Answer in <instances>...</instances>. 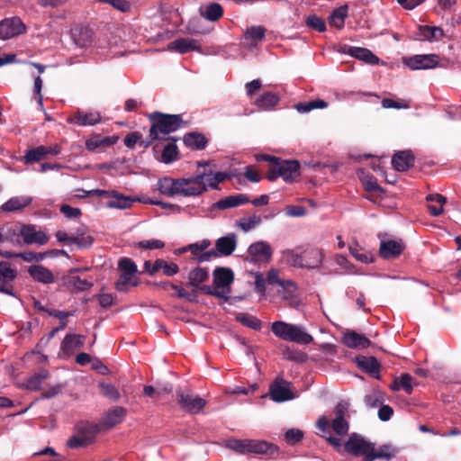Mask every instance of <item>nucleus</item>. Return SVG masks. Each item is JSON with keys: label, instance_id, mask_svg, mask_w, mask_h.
I'll use <instances>...</instances> for the list:
<instances>
[{"label": "nucleus", "instance_id": "nucleus-1", "mask_svg": "<svg viewBox=\"0 0 461 461\" xmlns=\"http://www.w3.org/2000/svg\"><path fill=\"white\" fill-rule=\"evenodd\" d=\"M256 159L268 163L266 168V177L270 182L282 177L284 181L292 183L301 175V166L298 160L283 159L267 154H258L256 156Z\"/></svg>", "mask_w": 461, "mask_h": 461}, {"label": "nucleus", "instance_id": "nucleus-2", "mask_svg": "<svg viewBox=\"0 0 461 461\" xmlns=\"http://www.w3.org/2000/svg\"><path fill=\"white\" fill-rule=\"evenodd\" d=\"M149 119L151 122L149 138L152 140L176 141V139L166 136L180 129L184 123L181 114H167L160 112L150 113Z\"/></svg>", "mask_w": 461, "mask_h": 461}, {"label": "nucleus", "instance_id": "nucleus-3", "mask_svg": "<svg viewBox=\"0 0 461 461\" xmlns=\"http://www.w3.org/2000/svg\"><path fill=\"white\" fill-rule=\"evenodd\" d=\"M230 178L226 172H203L194 176L187 178L191 196H199L205 193L208 188L218 189L220 183Z\"/></svg>", "mask_w": 461, "mask_h": 461}, {"label": "nucleus", "instance_id": "nucleus-4", "mask_svg": "<svg viewBox=\"0 0 461 461\" xmlns=\"http://www.w3.org/2000/svg\"><path fill=\"white\" fill-rule=\"evenodd\" d=\"M271 330L276 337L286 341L307 345L313 340L312 336L307 333L303 327L283 321L273 322Z\"/></svg>", "mask_w": 461, "mask_h": 461}, {"label": "nucleus", "instance_id": "nucleus-5", "mask_svg": "<svg viewBox=\"0 0 461 461\" xmlns=\"http://www.w3.org/2000/svg\"><path fill=\"white\" fill-rule=\"evenodd\" d=\"M226 446L240 454H268L273 456L277 453V447L265 440L255 439H230Z\"/></svg>", "mask_w": 461, "mask_h": 461}, {"label": "nucleus", "instance_id": "nucleus-6", "mask_svg": "<svg viewBox=\"0 0 461 461\" xmlns=\"http://www.w3.org/2000/svg\"><path fill=\"white\" fill-rule=\"evenodd\" d=\"M209 279V271L205 267H196L189 272L188 275V282H186V286H191L193 290L190 293H195L198 296V293H203L207 295L215 296L218 298H222L225 301H228L229 297L223 294L222 292L218 290H213L210 285H203Z\"/></svg>", "mask_w": 461, "mask_h": 461}, {"label": "nucleus", "instance_id": "nucleus-7", "mask_svg": "<svg viewBox=\"0 0 461 461\" xmlns=\"http://www.w3.org/2000/svg\"><path fill=\"white\" fill-rule=\"evenodd\" d=\"M75 429L76 434L67 442V446L70 448H77L92 444L100 430L98 424L84 420L77 422Z\"/></svg>", "mask_w": 461, "mask_h": 461}, {"label": "nucleus", "instance_id": "nucleus-8", "mask_svg": "<svg viewBox=\"0 0 461 461\" xmlns=\"http://www.w3.org/2000/svg\"><path fill=\"white\" fill-rule=\"evenodd\" d=\"M157 188L161 194L167 197L182 195L185 197L191 196L187 178H172L165 176L160 178L157 183Z\"/></svg>", "mask_w": 461, "mask_h": 461}, {"label": "nucleus", "instance_id": "nucleus-9", "mask_svg": "<svg viewBox=\"0 0 461 461\" xmlns=\"http://www.w3.org/2000/svg\"><path fill=\"white\" fill-rule=\"evenodd\" d=\"M273 257V249L267 241L259 240L249 245L244 261L251 264L267 265Z\"/></svg>", "mask_w": 461, "mask_h": 461}, {"label": "nucleus", "instance_id": "nucleus-10", "mask_svg": "<svg viewBox=\"0 0 461 461\" xmlns=\"http://www.w3.org/2000/svg\"><path fill=\"white\" fill-rule=\"evenodd\" d=\"M344 449L355 456H362L361 461H370L368 458L374 449V443L366 440L362 436L352 433L344 444Z\"/></svg>", "mask_w": 461, "mask_h": 461}, {"label": "nucleus", "instance_id": "nucleus-11", "mask_svg": "<svg viewBox=\"0 0 461 461\" xmlns=\"http://www.w3.org/2000/svg\"><path fill=\"white\" fill-rule=\"evenodd\" d=\"M177 403L181 409L192 414L199 413L206 405V401L198 395H194L182 389L176 391Z\"/></svg>", "mask_w": 461, "mask_h": 461}, {"label": "nucleus", "instance_id": "nucleus-12", "mask_svg": "<svg viewBox=\"0 0 461 461\" xmlns=\"http://www.w3.org/2000/svg\"><path fill=\"white\" fill-rule=\"evenodd\" d=\"M14 235L22 237L23 243L26 245L38 244L40 246L45 245L49 241V237L45 232L37 230L36 226L32 224H24L19 230V232L13 230Z\"/></svg>", "mask_w": 461, "mask_h": 461}, {"label": "nucleus", "instance_id": "nucleus-13", "mask_svg": "<svg viewBox=\"0 0 461 461\" xmlns=\"http://www.w3.org/2000/svg\"><path fill=\"white\" fill-rule=\"evenodd\" d=\"M61 148L59 145L44 146L41 145L36 148L28 149L23 156L25 164H32L48 158L50 155L56 156L60 153Z\"/></svg>", "mask_w": 461, "mask_h": 461}, {"label": "nucleus", "instance_id": "nucleus-14", "mask_svg": "<svg viewBox=\"0 0 461 461\" xmlns=\"http://www.w3.org/2000/svg\"><path fill=\"white\" fill-rule=\"evenodd\" d=\"M17 277V271L11 267V264L7 261H0V286L3 294L16 297L14 291L13 282Z\"/></svg>", "mask_w": 461, "mask_h": 461}, {"label": "nucleus", "instance_id": "nucleus-15", "mask_svg": "<svg viewBox=\"0 0 461 461\" xmlns=\"http://www.w3.org/2000/svg\"><path fill=\"white\" fill-rule=\"evenodd\" d=\"M25 25L20 18H6L0 22V40H8L25 32Z\"/></svg>", "mask_w": 461, "mask_h": 461}, {"label": "nucleus", "instance_id": "nucleus-16", "mask_svg": "<svg viewBox=\"0 0 461 461\" xmlns=\"http://www.w3.org/2000/svg\"><path fill=\"white\" fill-rule=\"evenodd\" d=\"M438 61L436 54L415 55L403 59V63L411 70L433 68L438 66Z\"/></svg>", "mask_w": 461, "mask_h": 461}, {"label": "nucleus", "instance_id": "nucleus-17", "mask_svg": "<svg viewBox=\"0 0 461 461\" xmlns=\"http://www.w3.org/2000/svg\"><path fill=\"white\" fill-rule=\"evenodd\" d=\"M74 43L80 48H86L94 42L95 32L91 27L77 24L70 30Z\"/></svg>", "mask_w": 461, "mask_h": 461}, {"label": "nucleus", "instance_id": "nucleus-18", "mask_svg": "<svg viewBox=\"0 0 461 461\" xmlns=\"http://www.w3.org/2000/svg\"><path fill=\"white\" fill-rule=\"evenodd\" d=\"M233 281L234 273L229 267H218L212 271L213 290L220 291V289H222L221 292L224 294V290L227 289V293H229Z\"/></svg>", "mask_w": 461, "mask_h": 461}, {"label": "nucleus", "instance_id": "nucleus-19", "mask_svg": "<svg viewBox=\"0 0 461 461\" xmlns=\"http://www.w3.org/2000/svg\"><path fill=\"white\" fill-rule=\"evenodd\" d=\"M250 202L249 197L244 194H237L226 196L224 198L220 199L216 203L211 205L210 211L213 212L215 210L224 211L230 208H235Z\"/></svg>", "mask_w": 461, "mask_h": 461}, {"label": "nucleus", "instance_id": "nucleus-20", "mask_svg": "<svg viewBox=\"0 0 461 461\" xmlns=\"http://www.w3.org/2000/svg\"><path fill=\"white\" fill-rule=\"evenodd\" d=\"M405 249L402 240H382L379 247V254L384 259H394L398 258Z\"/></svg>", "mask_w": 461, "mask_h": 461}, {"label": "nucleus", "instance_id": "nucleus-21", "mask_svg": "<svg viewBox=\"0 0 461 461\" xmlns=\"http://www.w3.org/2000/svg\"><path fill=\"white\" fill-rule=\"evenodd\" d=\"M127 411L124 407L115 406L110 409L100 420V425L105 429H109L122 422Z\"/></svg>", "mask_w": 461, "mask_h": 461}, {"label": "nucleus", "instance_id": "nucleus-22", "mask_svg": "<svg viewBox=\"0 0 461 461\" xmlns=\"http://www.w3.org/2000/svg\"><path fill=\"white\" fill-rule=\"evenodd\" d=\"M167 50L185 54L193 50H200V42L192 38H179L167 44Z\"/></svg>", "mask_w": 461, "mask_h": 461}, {"label": "nucleus", "instance_id": "nucleus-23", "mask_svg": "<svg viewBox=\"0 0 461 461\" xmlns=\"http://www.w3.org/2000/svg\"><path fill=\"white\" fill-rule=\"evenodd\" d=\"M86 342V336L69 333L63 339L60 349L66 356H71L77 349L81 348Z\"/></svg>", "mask_w": 461, "mask_h": 461}, {"label": "nucleus", "instance_id": "nucleus-24", "mask_svg": "<svg viewBox=\"0 0 461 461\" xmlns=\"http://www.w3.org/2000/svg\"><path fill=\"white\" fill-rule=\"evenodd\" d=\"M342 343L349 348H366L371 345L368 338L354 330H347L343 334Z\"/></svg>", "mask_w": 461, "mask_h": 461}, {"label": "nucleus", "instance_id": "nucleus-25", "mask_svg": "<svg viewBox=\"0 0 461 461\" xmlns=\"http://www.w3.org/2000/svg\"><path fill=\"white\" fill-rule=\"evenodd\" d=\"M68 122L79 126H92L101 122V115L98 112L85 113L78 110L68 119Z\"/></svg>", "mask_w": 461, "mask_h": 461}, {"label": "nucleus", "instance_id": "nucleus-26", "mask_svg": "<svg viewBox=\"0 0 461 461\" xmlns=\"http://www.w3.org/2000/svg\"><path fill=\"white\" fill-rule=\"evenodd\" d=\"M414 160V155L411 150H402L393 156L392 165L396 171L403 172L413 167Z\"/></svg>", "mask_w": 461, "mask_h": 461}, {"label": "nucleus", "instance_id": "nucleus-27", "mask_svg": "<svg viewBox=\"0 0 461 461\" xmlns=\"http://www.w3.org/2000/svg\"><path fill=\"white\" fill-rule=\"evenodd\" d=\"M119 140V136L102 137L99 134H93L86 140V148L89 151H95L99 149H104L114 145Z\"/></svg>", "mask_w": 461, "mask_h": 461}, {"label": "nucleus", "instance_id": "nucleus-28", "mask_svg": "<svg viewBox=\"0 0 461 461\" xmlns=\"http://www.w3.org/2000/svg\"><path fill=\"white\" fill-rule=\"evenodd\" d=\"M237 247V237L235 233H230L216 240L215 248L220 256L229 257Z\"/></svg>", "mask_w": 461, "mask_h": 461}, {"label": "nucleus", "instance_id": "nucleus-29", "mask_svg": "<svg viewBox=\"0 0 461 461\" xmlns=\"http://www.w3.org/2000/svg\"><path fill=\"white\" fill-rule=\"evenodd\" d=\"M28 273L36 282L42 283L44 285H50L55 282L53 273L41 265H32L28 268Z\"/></svg>", "mask_w": 461, "mask_h": 461}, {"label": "nucleus", "instance_id": "nucleus-30", "mask_svg": "<svg viewBox=\"0 0 461 461\" xmlns=\"http://www.w3.org/2000/svg\"><path fill=\"white\" fill-rule=\"evenodd\" d=\"M323 252L317 248H308L303 251V267L307 268H317L321 267L323 260Z\"/></svg>", "mask_w": 461, "mask_h": 461}, {"label": "nucleus", "instance_id": "nucleus-31", "mask_svg": "<svg viewBox=\"0 0 461 461\" xmlns=\"http://www.w3.org/2000/svg\"><path fill=\"white\" fill-rule=\"evenodd\" d=\"M271 399L276 402L289 401L294 398L291 389L276 381L269 389Z\"/></svg>", "mask_w": 461, "mask_h": 461}, {"label": "nucleus", "instance_id": "nucleus-32", "mask_svg": "<svg viewBox=\"0 0 461 461\" xmlns=\"http://www.w3.org/2000/svg\"><path fill=\"white\" fill-rule=\"evenodd\" d=\"M397 453L398 449L391 444H384L376 448L375 444L374 443V449L372 454L368 456V459L370 461H374L375 459L390 461L396 456Z\"/></svg>", "mask_w": 461, "mask_h": 461}, {"label": "nucleus", "instance_id": "nucleus-33", "mask_svg": "<svg viewBox=\"0 0 461 461\" xmlns=\"http://www.w3.org/2000/svg\"><path fill=\"white\" fill-rule=\"evenodd\" d=\"M444 36V32L440 27L420 25L418 27L417 39L420 41H438Z\"/></svg>", "mask_w": 461, "mask_h": 461}, {"label": "nucleus", "instance_id": "nucleus-34", "mask_svg": "<svg viewBox=\"0 0 461 461\" xmlns=\"http://www.w3.org/2000/svg\"><path fill=\"white\" fill-rule=\"evenodd\" d=\"M155 285L162 288L163 290H168L169 288H171L176 292V296L178 298H183L190 303L197 302V295L195 293H189L188 291L184 289L182 285H175L170 281H162L158 284H155Z\"/></svg>", "mask_w": 461, "mask_h": 461}, {"label": "nucleus", "instance_id": "nucleus-35", "mask_svg": "<svg viewBox=\"0 0 461 461\" xmlns=\"http://www.w3.org/2000/svg\"><path fill=\"white\" fill-rule=\"evenodd\" d=\"M348 5H341L334 9L328 17V23L331 27L339 30L344 28L345 20L348 17Z\"/></svg>", "mask_w": 461, "mask_h": 461}, {"label": "nucleus", "instance_id": "nucleus-36", "mask_svg": "<svg viewBox=\"0 0 461 461\" xmlns=\"http://www.w3.org/2000/svg\"><path fill=\"white\" fill-rule=\"evenodd\" d=\"M32 198L30 196H14L10 198L5 203L2 204L1 209L4 212H16L22 211L26 206L31 204Z\"/></svg>", "mask_w": 461, "mask_h": 461}, {"label": "nucleus", "instance_id": "nucleus-37", "mask_svg": "<svg viewBox=\"0 0 461 461\" xmlns=\"http://www.w3.org/2000/svg\"><path fill=\"white\" fill-rule=\"evenodd\" d=\"M348 53L359 60H363L370 65H376L379 62L376 57L370 50L361 47H349Z\"/></svg>", "mask_w": 461, "mask_h": 461}, {"label": "nucleus", "instance_id": "nucleus-38", "mask_svg": "<svg viewBox=\"0 0 461 461\" xmlns=\"http://www.w3.org/2000/svg\"><path fill=\"white\" fill-rule=\"evenodd\" d=\"M357 366L365 372L378 377L380 372V363L375 357H357Z\"/></svg>", "mask_w": 461, "mask_h": 461}, {"label": "nucleus", "instance_id": "nucleus-39", "mask_svg": "<svg viewBox=\"0 0 461 461\" xmlns=\"http://www.w3.org/2000/svg\"><path fill=\"white\" fill-rule=\"evenodd\" d=\"M184 143L194 149L203 150L206 148L208 140L199 132H189L184 136Z\"/></svg>", "mask_w": 461, "mask_h": 461}, {"label": "nucleus", "instance_id": "nucleus-40", "mask_svg": "<svg viewBox=\"0 0 461 461\" xmlns=\"http://www.w3.org/2000/svg\"><path fill=\"white\" fill-rule=\"evenodd\" d=\"M199 12L202 17L208 21H218L223 15V8L216 2H212L205 7L201 6Z\"/></svg>", "mask_w": 461, "mask_h": 461}, {"label": "nucleus", "instance_id": "nucleus-41", "mask_svg": "<svg viewBox=\"0 0 461 461\" xmlns=\"http://www.w3.org/2000/svg\"><path fill=\"white\" fill-rule=\"evenodd\" d=\"M279 96L272 92H265L255 101V105L262 110H270L279 103Z\"/></svg>", "mask_w": 461, "mask_h": 461}, {"label": "nucleus", "instance_id": "nucleus-42", "mask_svg": "<svg viewBox=\"0 0 461 461\" xmlns=\"http://www.w3.org/2000/svg\"><path fill=\"white\" fill-rule=\"evenodd\" d=\"M266 28L263 26H251L246 29L244 38L250 41L251 46H256L258 42L264 40L266 36Z\"/></svg>", "mask_w": 461, "mask_h": 461}, {"label": "nucleus", "instance_id": "nucleus-43", "mask_svg": "<svg viewBox=\"0 0 461 461\" xmlns=\"http://www.w3.org/2000/svg\"><path fill=\"white\" fill-rule=\"evenodd\" d=\"M110 197H112L113 200L109 202L108 205L110 207L119 209L130 208L132 205V203L136 201L135 199H132L130 196H124L122 194H120L116 191H111Z\"/></svg>", "mask_w": 461, "mask_h": 461}, {"label": "nucleus", "instance_id": "nucleus-44", "mask_svg": "<svg viewBox=\"0 0 461 461\" xmlns=\"http://www.w3.org/2000/svg\"><path fill=\"white\" fill-rule=\"evenodd\" d=\"M236 321L240 324L255 330H259L262 327V322L259 319L248 313H238L236 315Z\"/></svg>", "mask_w": 461, "mask_h": 461}, {"label": "nucleus", "instance_id": "nucleus-45", "mask_svg": "<svg viewBox=\"0 0 461 461\" xmlns=\"http://www.w3.org/2000/svg\"><path fill=\"white\" fill-rule=\"evenodd\" d=\"M261 216L254 214L249 217L240 218L237 221V226L247 232L261 223Z\"/></svg>", "mask_w": 461, "mask_h": 461}, {"label": "nucleus", "instance_id": "nucleus-46", "mask_svg": "<svg viewBox=\"0 0 461 461\" xmlns=\"http://www.w3.org/2000/svg\"><path fill=\"white\" fill-rule=\"evenodd\" d=\"M304 23L307 27L319 32H324L327 30L325 20L316 14L307 16Z\"/></svg>", "mask_w": 461, "mask_h": 461}, {"label": "nucleus", "instance_id": "nucleus-47", "mask_svg": "<svg viewBox=\"0 0 461 461\" xmlns=\"http://www.w3.org/2000/svg\"><path fill=\"white\" fill-rule=\"evenodd\" d=\"M68 284L78 292L89 290L93 286V282L87 279H82L77 276H70L68 277Z\"/></svg>", "mask_w": 461, "mask_h": 461}, {"label": "nucleus", "instance_id": "nucleus-48", "mask_svg": "<svg viewBox=\"0 0 461 461\" xmlns=\"http://www.w3.org/2000/svg\"><path fill=\"white\" fill-rule=\"evenodd\" d=\"M178 149L175 143H167L162 151L160 161L169 164L177 159Z\"/></svg>", "mask_w": 461, "mask_h": 461}, {"label": "nucleus", "instance_id": "nucleus-49", "mask_svg": "<svg viewBox=\"0 0 461 461\" xmlns=\"http://www.w3.org/2000/svg\"><path fill=\"white\" fill-rule=\"evenodd\" d=\"M118 268L121 274L134 276L137 273V265L129 258H122L118 261Z\"/></svg>", "mask_w": 461, "mask_h": 461}, {"label": "nucleus", "instance_id": "nucleus-50", "mask_svg": "<svg viewBox=\"0 0 461 461\" xmlns=\"http://www.w3.org/2000/svg\"><path fill=\"white\" fill-rule=\"evenodd\" d=\"M99 387L101 389V393L109 400L116 402L121 398V394L114 385L106 383H100Z\"/></svg>", "mask_w": 461, "mask_h": 461}, {"label": "nucleus", "instance_id": "nucleus-51", "mask_svg": "<svg viewBox=\"0 0 461 461\" xmlns=\"http://www.w3.org/2000/svg\"><path fill=\"white\" fill-rule=\"evenodd\" d=\"M330 426L333 431L339 436L347 435L349 430V423L347 419L334 418Z\"/></svg>", "mask_w": 461, "mask_h": 461}, {"label": "nucleus", "instance_id": "nucleus-52", "mask_svg": "<svg viewBox=\"0 0 461 461\" xmlns=\"http://www.w3.org/2000/svg\"><path fill=\"white\" fill-rule=\"evenodd\" d=\"M283 354L285 359L294 361L296 363H303L307 359V355L305 353L290 348H286Z\"/></svg>", "mask_w": 461, "mask_h": 461}, {"label": "nucleus", "instance_id": "nucleus-53", "mask_svg": "<svg viewBox=\"0 0 461 461\" xmlns=\"http://www.w3.org/2000/svg\"><path fill=\"white\" fill-rule=\"evenodd\" d=\"M280 289L277 291V294L284 299L289 300L292 298L293 294L296 290V285L294 282L290 280H285L283 285H279Z\"/></svg>", "mask_w": 461, "mask_h": 461}, {"label": "nucleus", "instance_id": "nucleus-54", "mask_svg": "<svg viewBox=\"0 0 461 461\" xmlns=\"http://www.w3.org/2000/svg\"><path fill=\"white\" fill-rule=\"evenodd\" d=\"M210 245L211 241L209 240H203L200 243L188 245L187 249H185L184 251L189 250L198 259L199 255L204 252Z\"/></svg>", "mask_w": 461, "mask_h": 461}, {"label": "nucleus", "instance_id": "nucleus-55", "mask_svg": "<svg viewBox=\"0 0 461 461\" xmlns=\"http://www.w3.org/2000/svg\"><path fill=\"white\" fill-rule=\"evenodd\" d=\"M93 242V237L79 232H77V235H73V238L71 239V243L77 244L79 248L90 247Z\"/></svg>", "mask_w": 461, "mask_h": 461}, {"label": "nucleus", "instance_id": "nucleus-56", "mask_svg": "<svg viewBox=\"0 0 461 461\" xmlns=\"http://www.w3.org/2000/svg\"><path fill=\"white\" fill-rule=\"evenodd\" d=\"M132 277L133 276H127V275H124V274H121L119 279L115 283L116 290H118L119 292H127L128 285L130 284H131L132 286H136L137 285V282H132L131 283Z\"/></svg>", "mask_w": 461, "mask_h": 461}, {"label": "nucleus", "instance_id": "nucleus-57", "mask_svg": "<svg viewBox=\"0 0 461 461\" xmlns=\"http://www.w3.org/2000/svg\"><path fill=\"white\" fill-rule=\"evenodd\" d=\"M349 402L346 400L339 401L334 408L335 418L347 419L349 417Z\"/></svg>", "mask_w": 461, "mask_h": 461}, {"label": "nucleus", "instance_id": "nucleus-58", "mask_svg": "<svg viewBox=\"0 0 461 461\" xmlns=\"http://www.w3.org/2000/svg\"><path fill=\"white\" fill-rule=\"evenodd\" d=\"M303 438V433L298 429H290L285 434V441L290 445L300 442Z\"/></svg>", "mask_w": 461, "mask_h": 461}, {"label": "nucleus", "instance_id": "nucleus-59", "mask_svg": "<svg viewBox=\"0 0 461 461\" xmlns=\"http://www.w3.org/2000/svg\"><path fill=\"white\" fill-rule=\"evenodd\" d=\"M138 246L144 249H159L165 247V243L160 240H148L140 241Z\"/></svg>", "mask_w": 461, "mask_h": 461}, {"label": "nucleus", "instance_id": "nucleus-60", "mask_svg": "<svg viewBox=\"0 0 461 461\" xmlns=\"http://www.w3.org/2000/svg\"><path fill=\"white\" fill-rule=\"evenodd\" d=\"M142 134L139 131H132L127 134L123 140L124 145L129 149H133L134 146L141 140Z\"/></svg>", "mask_w": 461, "mask_h": 461}, {"label": "nucleus", "instance_id": "nucleus-61", "mask_svg": "<svg viewBox=\"0 0 461 461\" xmlns=\"http://www.w3.org/2000/svg\"><path fill=\"white\" fill-rule=\"evenodd\" d=\"M382 106L384 108L407 109L410 105L405 101L397 102L390 98H384L382 100Z\"/></svg>", "mask_w": 461, "mask_h": 461}, {"label": "nucleus", "instance_id": "nucleus-62", "mask_svg": "<svg viewBox=\"0 0 461 461\" xmlns=\"http://www.w3.org/2000/svg\"><path fill=\"white\" fill-rule=\"evenodd\" d=\"M161 269L167 276H173L179 272V267L176 263L168 264L166 260L162 259Z\"/></svg>", "mask_w": 461, "mask_h": 461}, {"label": "nucleus", "instance_id": "nucleus-63", "mask_svg": "<svg viewBox=\"0 0 461 461\" xmlns=\"http://www.w3.org/2000/svg\"><path fill=\"white\" fill-rule=\"evenodd\" d=\"M162 258H158L153 264L147 260L144 262V269L149 275L153 276L161 269Z\"/></svg>", "mask_w": 461, "mask_h": 461}, {"label": "nucleus", "instance_id": "nucleus-64", "mask_svg": "<svg viewBox=\"0 0 461 461\" xmlns=\"http://www.w3.org/2000/svg\"><path fill=\"white\" fill-rule=\"evenodd\" d=\"M412 377L409 374H402L399 379L401 388H402L408 394L412 393Z\"/></svg>", "mask_w": 461, "mask_h": 461}]
</instances>
